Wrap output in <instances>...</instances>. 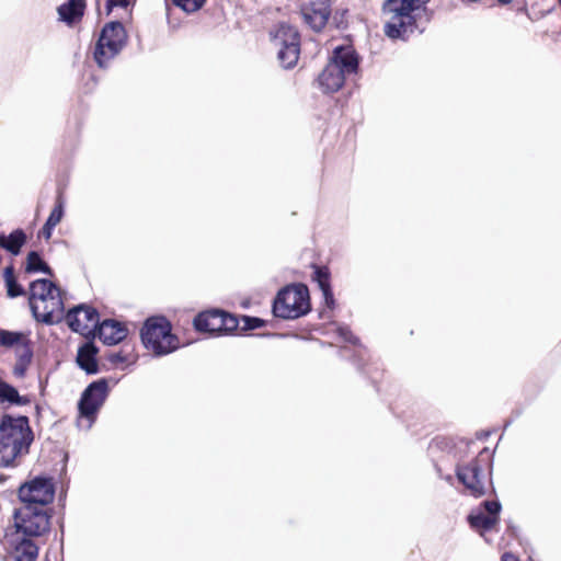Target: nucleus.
Wrapping results in <instances>:
<instances>
[{"label": "nucleus", "mask_w": 561, "mask_h": 561, "mask_svg": "<svg viewBox=\"0 0 561 561\" xmlns=\"http://www.w3.org/2000/svg\"><path fill=\"white\" fill-rule=\"evenodd\" d=\"M173 3L187 13L199 10L206 0H172Z\"/></svg>", "instance_id": "c756f323"}, {"label": "nucleus", "mask_w": 561, "mask_h": 561, "mask_svg": "<svg viewBox=\"0 0 561 561\" xmlns=\"http://www.w3.org/2000/svg\"><path fill=\"white\" fill-rule=\"evenodd\" d=\"M100 316L95 308L81 304L70 309L66 314V322L69 328L82 335H89L98 329Z\"/></svg>", "instance_id": "ddd939ff"}, {"label": "nucleus", "mask_w": 561, "mask_h": 561, "mask_svg": "<svg viewBox=\"0 0 561 561\" xmlns=\"http://www.w3.org/2000/svg\"><path fill=\"white\" fill-rule=\"evenodd\" d=\"M54 228H55L54 226H51V225H49V224L45 222V224H44V226H43V228H42V229H41V231H39V234H41L44 239L49 240V239H50V237H51V234H53V230H54Z\"/></svg>", "instance_id": "f704fd0d"}, {"label": "nucleus", "mask_w": 561, "mask_h": 561, "mask_svg": "<svg viewBox=\"0 0 561 561\" xmlns=\"http://www.w3.org/2000/svg\"><path fill=\"white\" fill-rule=\"evenodd\" d=\"M219 314H220V317H218L219 331H221V330L233 331L238 328L239 321L234 316L229 314L224 311H220V310H219Z\"/></svg>", "instance_id": "cd10ccee"}, {"label": "nucleus", "mask_w": 561, "mask_h": 561, "mask_svg": "<svg viewBox=\"0 0 561 561\" xmlns=\"http://www.w3.org/2000/svg\"><path fill=\"white\" fill-rule=\"evenodd\" d=\"M23 339L21 332L8 331L0 328V346L12 347L14 345L20 346V342Z\"/></svg>", "instance_id": "bb28decb"}, {"label": "nucleus", "mask_w": 561, "mask_h": 561, "mask_svg": "<svg viewBox=\"0 0 561 561\" xmlns=\"http://www.w3.org/2000/svg\"><path fill=\"white\" fill-rule=\"evenodd\" d=\"M273 42L278 47L277 58L280 65L289 69L294 67L300 54V35L296 27L282 22L273 33Z\"/></svg>", "instance_id": "9b49d317"}, {"label": "nucleus", "mask_w": 561, "mask_h": 561, "mask_svg": "<svg viewBox=\"0 0 561 561\" xmlns=\"http://www.w3.org/2000/svg\"><path fill=\"white\" fill-rule=\"evenodd\" d=\"M312 280L318 284V287L322 291L325 306L332 309L335 305V299L330 284V272L328 267L313 266Z\"/></svg>", "instance_id": "aec40b11"}, {"label": "nucleus", "mask_w": 561, "mask_h": 561, "mask_svg": "<svg viewBox=\"0 0 561 561\" xmlns=\"http://www.w3.org/2000/svg\"><path fill=\"white\" fill-rule=\"evenodd\" d=\"M243 330H255L264 327L263 319L251 316H242Z\"/></svg>", "instance_id": "7c9ffc66"}, {"label": "nucleus", "mask_w": 561, "mask_h": 561, "mask_svg": "<svg viewBox=\"0 0 561 561\" xmlns=\"http://www.w3.org/2000/svg\"><path fill=\"white\" fill-rule=\"evenodd\" d=\"M144 346L154 356H164L180 347L170 321L163 316L148 318L140 331Z\"/></svg>", "instance_id": "39448f33"}, {"label": "nucleus", "mask_w": 561, "mask_h": 561, "mask_svg": "<svg viewBox=\"0 0 561 561\" xmlns=\"http://www.w3.org/2000/svg\"><path fill=\"white\" fill-rule=\"evenodd\" d=\"M310 311L309 290L304 284L282 288L273 301V313L285 320L298 319Z\"/></svg>", "instance_id": "6e6552de"}, {"label": "nucleus", "mask_w": 561, "mask_h": 561, "mask_svg": "<svg viewBox=\"0 0 561 561\" xmlns=\"http://www.w3.org/2000/svg\"><path fill=\"white\" fill-rule=\"evenodd\" d=\"M130 0H107L106 13L110 14L114 8L126 9L129 5Z\"/></svg>", "instance_id": "473e14b6"}, {"label": "nucleus", "mask_w": 561, "mask_h": 561, "mask_svg": "<svg viewBox=\"0 0 561 561\" xmlns=\"http://www.w3.org/2000/svg\"><path fill=\"white\" fill-rule=\"evenodd\" d=\"M107 360L113 365H117L127 362V356L122 352H114L107 355Z\"/></svg>", "instance_id": "72a5a7b5"}, {"label": "nucleus", "mask_w": 561, "mask_h": 561, "mask_svg": "<svg viewBox=\"0 0 561 561\" xmlns=\"http://www.w3.org/2000/svg\"><path fill=\"white\" fill-rule=\"evenodd\" d=\"M127 328L121 322L106 319L98 327V337L106 345H116L127 336Z\"/></svg>", "instance_id": "f3484780"}, {"label": "nucleus", "mask_w": 561, "mask_h": 561, "mask_svg": "<svg viewBox=\"0 0 561 561\" xmlns=\"http://www.w3.org/2000/svg\"><path fill=\"white\" fill-rule=\"evenodd\" d=\"M55 485L50 478L35 477L19 489V499L24 506L46 508L54 501Z\"/></svg>", "instance_id": "f8f14e48"}, {"label": "nucleus", "mask_w": 561, "mask_h": 561, "mask_svg": "<svg viewBox=\"0 0 561 561\" xmlns=\"http://www.w3.org/2000/svg\"><path fill=\"white\" fill-rule=\"evenodd\" d=\"M497 1L503 4H507V3H511L513 0H497Z\"/></svg>", "instance_id": "4c0bfd02"}, {"label": "nucleus", "mask_w": 561, "mask_h": 561, "mask_svg": "<svg viewBox=\"0 0 561 561\" xmlns=\"http://www.w3.org/2000/svg\"><path fill=\"white\" fill-rule=\"evenodd\" d=\"M98 346L91 342H84L79 348L76 357V363L80 369L85 371L88 375H95L100 371L98 363Z\"/></svg>", "instance_id": "a211bd4d"}, {"label": "nucleus", "mask_w": 561, "mask_h": 561, "mask_svg": "<svg viewBox=\"0 0 561 561\" xmlns=\"http://www.w3.org/2000/svg\"><path fill=\"white\" fill-rule=\"evenodd\" d=\"M34 439L27 416L4 414L0 419V467H16Z\"/></svg>", "instance_id": "f257e3e1"}, {"label": "nucleus", "mask_w": 561, "mask_h": 561, "mask_svg": "<svg viewBox=\"0 0 561 561\" xmlns=\"http://www.w3.org/2000/svg\"><path fill=\"white\" fill-rule=\"evenodd\" d=\"M26 241L27 236L21 228L14 229L8 234L3 231L0 232V248L13 256H16L21 253L22 248L25 245Z\"/></svg>", "instance_id": "6ab92c4d"}, {"label": "nucleus", "mask_w": 561, "mask_h": 561, "mask_svg": "<svg viewBox=\"0 0 561 561\" xmlns=\"http://www.w3.org/2000/svg\"><path fill=\"white\" fill-rule=\"evenodd\" d=\"M128 35L119 21L106 23L95 43L93 59L101 69L108 68L111 61L117 57L127 45Z\"/></svg>", "instance_id": "423d86ee"}, {"label": "nucleus", "mask_w": 561, "mask_h": 561, "mask_svg": "<svg viewBox=\"0 0 561 561\" xmlns=\"http://www.w3.org/2000/svg\"><path fill=\"white\" fill-rule=\"evenodd\" d=\"M31 538L22 536L20 533H5L4 546L14 561H36L38 547Z\"/></svg>", "instance_id": "2eb2a0df"}, {"label": "nucleus", "mask_w": 561, "mask_h": 561, "mask_svg": "<svg viewBox=\"0 0 561 561\" xmlns=\"http://www.w3.org/2000/svg\"><path fill=\"white\" fill-rule=\"evenodd\" d=\"M108 394L110 386L107 378H100L87 386L78 402L79 426H81L82 421H87L85 428H91Z\"/></svg>", "instance_id": "9d476101"}, {"label": "nucleus", "mask_w": 561, "mask_h": 561, "mask_svg": "<svg viewBox=\"0 0 561 561\" xmlns=\"http://www.w3.org/2000/svg\"><path fill=\"white\" fill-rule=\"evenodd\" d=\"M358 68L359 57L356 50L350 45L337 46L318 77L319 87L324 93L336 92L347 79L357 75Z\"/></svg>", "instance_id": "7ed1b4c3"}, {"label": "nucleus", "mask_w": 561, "mask_h": 561, "mask_svg": "<svg viewBox=\"0 0 561 561\" xmlns=\"http://www.w3.org/2000/svg\"><path fill=\"white\" fill-rule=\"evenodd\" d=\"M92 332H93V335H98V329H94Z\"/></svg>", "instance_id": "58836bf2"}, {"label": "nucleus", "mask_w": 561, "mask_h": 561, "mask_svg": "<svg viewBox=\"0 0 561 561\" xmlns=\"http://www.w3.org/2000/svg\"><path fill=\"white\" fill-rule=\"evenodd\" d=\"M10 403L15 405H25L30 402L27 397L20 396L19 391L12 385L0 380V403Z\"/></svg>", "instance_id": "b1692460"}, {"label": "nucleus", "mask_w": 561, "mask_h": 561, "mask_svg": "<svg viewBox=\"0 0 561 561\" xmlns=\"http://www.w3.org/2000/svg\"><path fill=\"white\" fill-rule=\"evenodd\" d=\"M28 304L38 322L54 324L64 317L60 289L49 279L39 278L30 284Z\"/></svg>", "instance_id": "20e7f679"}, {"label": "nucleus", "mask_w": 561, "mask_h": 561, "mask_svg": "<svg viewBox=\"0 0 561 561\" xmlns=\"http://www.w3.org/2000/svg\"><path fill=\"white\" fill-rule=\"evenodd\" d=\"M15 354L16 362L13 366V375L16 378H23L31 365L33 352L28 345L24 344L22 346H16Z\"/></svg>", "instance_id": "5701e85b"}, {"label": "nucleus", "mask_w": 561, "mask_h": 561, "mask_svg": "<svg viewBox=\"0 0 561 561\" xmlns=\"http://www.w3.org/2000/svg\"><path fill=\"white\" fill-rule=\"evenodd\" d=\"M501 503L499 501H483L480 506L468 515V523L471 528L480 531L492 529L500 519Z\"/></svg>", "instance_id": "4468645a"}, {"label": "nucleus", "mask_w": 561, "mask_h": 561, "mask_svg": "<svg viewBox=\"0 0 561 561\" xmlns=\"http://www.w3.org/2000/svg\"><path fill=\"white\" fill-rule=\"evenodd\" d=\"M25 272L27 274L44 273L53 276L54 272L50 266L42 259L37 251H30L26 256Z\"/></svg>", "instance_id": "393cba45"}, {"label": "nucleus", "mask_w": 561, "mask_h": 561, "mask_svg": "<svg viewBox=\"0 0 561 561\" xmlns=\"http://www.w3.org/2000/svg\"><path fill=\"white\" fill-rule=\"evenodd\" d=\"M219 310L198 313L194 319V328L199 332H216L218 327Z\"/></svg>", "instance_id": "4be33fe9"}, {"label": "nucleus", "mask_w": 561, "mask_h": 561, "mask_svg": "<svg viewBox=\"0 0 561 561\" xmlns=\"http://www.w3.org/2000/svg\"><path fill=\"white\" fill-rule=\"evenodd\" d=\"M50 527V515L47 508L22 506L13 512V526L8 533H20L26 537H39L46 534Z\"/></svg>", "instance_id": "1a4fd4ad"}, {"label": "nucleus", "mask_w": 561, "mask_h": 561, "mask_svg": "<svg viewBox=\"0 0 561 561\" xmlns=\"http://www.w3.org/2000/svg\"><path fill=\"white\" fill-rule=\"evenodd\" d=\"M64 214H65L64 201L59 196L57 198L56 204H55L54 208L51 209L46 222L56 227L61 221Z\"/></svg>", "instance_id": "c85d7f7f"}, {"label": "nucleus", "mask_w": 561, "mask_h": 561, "mask_svg": "<svg viewBox=\"0 0 561 561\" xmlns=\"http://www.w3.org/2000/svg\"><path fill=\"white\" fill-rule=\"evenodd\" d=\"M302 19L313 31L320 32L331 15V0H316L301 11Z\"/></svg>", "instance_id": "dca6fc26"}, {"label": "nucleus", "mask_w": 561, "mask_h": 561, "mask_svg": "<svg viewBox=\"0 0 561 561\" xmlns=\"http://www.w3.org/2000/svg\"><path fill=\"white\" fill-rule=\"evenodd\" d=\"M430 0H386L382 13L386 16L385 34L391 39L405 41L417 28L425 4Z\"/></svg>", "instance_id": "f03ea898"}, {"label": "nucleus", "mask_w": 561, "mask_h": 561, "mask_svg": "<svg viewBox=\"0 0 561 561\" xmlns=\"http://www.w3.org/2000/svg\"><path fill=\"white\" fill-rule=\"evenodd\" d=\"M84 0H68L57 8L59 20L68 25L80 21L84 14Z\"/></svg>", "instance_id": "412c9836"}, {"label": "nucleus", "mask_w": 561, "mask_h": 561, "mask_svg": "<svg viewBox=\"0 0 561 561\" xmlns=\"http://www.w3.org/2000/svg\"><path fill=\"white\" fill-rule=\"evenodd\" d=\"M492 465V453L483 448L479 455L468 463L456 467V476L470 494L480 497L486 493V481Z\"/></svg>", "instance_id": "0eeeda50"}, {"label": "nucleus", "mask_w": 561, "mask_h": 561, "mask_svg": "<svg viewBox=\"0 0 561 561\" xmlns=\"http://www.w3.org/2000/svg\"><path fill=\"white\" fill-rule=\"evenodd\" d=\"M501 561H520V560L515 554H513L511 552H505L502 556Z\"/></svg>", "instance_id": "c9c22d12"}, {"label": "nucleus", "mask_w": 561, "mask_h": 561, "mask_svg": "<svg viewBox=\"0 0 561 561\" xmlns=\"http://www.w3.org/2000/svg\"><path fill=\"white\" fill-rule=\"evenodd\" d=\"M436 469H437V473H438V476H439L442 479L446 480L448 483H451V482H453V477H451L450 474L443 476V474H442V472H440V469H439V468H437V467H436Z\"/></svg>", "instance_id": "e433bc0d"}, {"label": "nucleus", "mask_w": 561, "mask_h": 561, "mask_svg": "<svg viewBox=\"0 0 561 561\" xmlns=\"http://www.w3.org/2000/svg\"><path fill=\"white\" fill-rule=\"evenodd\" d=\"M13 265H9L3 271V279L7 287V294L10 298L23 296L25 294L24 288L18 283L14 274Z\"/></svg>", "instance_id": "a878e982"}, {"label": "nucleus", "mask_w": 561, "mask_h": 561, "mask_svg": "<svg viewBox=\"0 0 561 561\" xmlns=\"http://www.w3.org/2000/svg\"><path fill=\"white\" fill-rule=\"evenodd\" d=\"M340 337H342L344 341L350 342L352 344H356L358 342V339L354 336L352 331L348 329V327H339L336 330Z\"/></svg>", "instance_id": "2f4dec72"}]
</instances>
